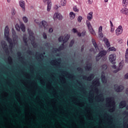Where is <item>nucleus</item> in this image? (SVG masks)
I'll return each instance as SVG.
<instances>
[{
	"label": "nucleus",
	"instance_id": "f257e3e1",
	"mask_svg": "<svg viewBox=\"0 0 128 128\" xmlns=\"http://www.w3.org/2000/svg\"><path fill=\"white\" fill-rule=\"evenodd\" d=\"M10 36V28H8V26H6L4 28V38H6V40H8V42L10 44V46H12L13 44L12 42V40L10 38V37L8 36Z\"/></svg>",
	"mask_w": 128,
	"mask_h": 128
},
{
	"label": "nucleus",
	"instance_id": "f03ea898",
	"mask_svg": "<svg viewBox=\"0 0 128 128\" xmlns=\"http://www.w3.org/2000/svg\"><path fill=\"white\" fill-rule=\"evenodd\" d=\"M70 36L68 34H66L64 39V36H61L58 38L59 42H63L64 43L70 40Z\"/></svg>",
	"mask_w": 128,
	"mask_h": 128
},
{
	"label": "nucleus",
	"instance_id": "7ed1b4c3",
	"mask_svg": "<svg viewBox=\"0 0 128 128\" xmlns=\"http://www.w3.org/2000/svg\"><path fill=\"white\" fill-rule=\"evenodd\" d=\"M53 18L54 20H62V16L60 13L56 12L54 14Z\"/></svg>",
	"mask_w": 128,
	"mask_h": 128
},
{
	"label": "nucleus",
	"instance_id": "20e7f679",
	"mask_svg": "<svg viewBox=\"0 0 128 128\" xmlns=\"http://www.w3.org/2000/svg\"><path fill=\"white\" fill-rule=\"evenodd\" d=\"M116 54H112L109 56V60L112 64H116Z\"/></svg>",
	"mask_w": 128,
	"mask_h": 128
},
{
	"label": "nucleus",
	"instance_id": "39448f33",
	"mask_svg": "<svg viewBox=\"0 0 128 128\" xmlns=\"http://www.w3.org/2000/svg\"><path fill=\"white\" fill-rule=\"evenodd\" d=\"M19 6L22 8V12H26V2L24 0L19 1Z\"/></svg>",
	"mask_w": 128,
	"mask_h": 128
},
{
	"label": "nucleus",
	"instance_id": "423d86ee",
	"mask_svg": "<svg viewBox=\"0 0 128 128\" xmlns=\"http://www.w3.org/2000/svg\"><path fill=\"white\" fill-rule=\"evenodd\" d=\"M98 36L100 38H104V34L102 33V26H100L98 30Z\"/></svg>",
	"mask_w": 128,
	"mask_h": 128
},
{
	"label": "nucleus",
	"instance_id": "0eeeda50",
	"mask_svg": "<svg viewBox=\"0 0 128 128\" xmlns=\"http://www.w3.org/2000/svg\"><path fill=\"white\" fill-rule=\"evenodd\" d=\"M122 32V26H118L117 29L116 30V36H120Z\"/></svg>",
	"mask_w": 128,
	"mask_h": 128
},
{
	"label": "nucleus",
	"instance_id": "6e6552de",
	"mask_svg": "<svg viewBox=\"0 0 128 128\" xmlns=\"http://www.w3.org/2000/svg\"><path fill=\"white\" fill-rule=\"evenodd\" d=\"M40 24L42 26L44 30H48V22L46 20H42L40 22Z\"/></svg>",
	"mask_w": 128,
	"mask_h": 128
},
{
	"label": "nucleus",
	"instance_id": "1a4fd4ad",
	"mask_svg": "<svg viewBox=\"0 0 128 128\" xmlns=\"http://www.w3.org/2000/svg\"><path fill=\"white\" fill-rule=\"evenodd\" d=\"M106 54V52L104 50L101 51L96 56V58H98V60H100V58L102 56H104Z\"/></svg>",
	"mask_w": 128,
	"mask_h": 128
},
{
	"label": "nucleus",
	"instance_id": "9d476101",
	"mask_svg": "<svg viewBox=\"0 0 128 128\" xmlns=\"http://www.w3.org/2000/svg\"><path fill=\"white\" fill-rule=\"evenodd\" d=\"M114 88L116 92H122V90H124V86H118L117 85H115Z\"/></svg>",
	"mask_w": 128,
	"mask_h": 128
},
{
	"label": "nucleus",
	"instance_id": "9b49d317",
	"mask_svg": "<svg viewBox=\"0 0 128 128\" xmlns=\"http://www.w3.org/2000/svg\"><path fill=\"white\" fill-rule=\"evenodd\" d=\"M120 12L122 14H126V16H128V9L127 8H122L120 10Z\"/></svg>",
	"mask_w": 128,
	"mask_h": 128
},
{
	"label": "nucleus",
	"instance_id": "f8f14e48",
	"mask_svg": "<svg viewBox=\"0 0 128 128\" xmlns=\"http://www.w3.org/2000/svg\"><path fill=\"white\" fill-rule=\"evenodd\" d=\"M51 8H52V0H48V7H47L48 12H50Z\"/></svg>",
	"mask_w": 128,
	"mask_h": 128
},
{
	"label": "nucleus",
	"instance_id": "ddd939ff",
	"mask_svg": "<svg viewBox=\"0 0 128 128\" xmlns=\"http://www.w3.org/2000/svg\"><path fill=\"white\" fill-rule=\"evenodd\" d=\"M28 34H30V40H34V33H32V32L28 31Z\"/></svg>",
	"mask_w": 128,
	"mask_h": 128
},
{
	"label": "nucleus",
	"instance_id": "4468645a",
	"mask_svg": "<svg viewBox=\"0 0 128 128\" xmlns=\"http://www.w3.org/2000/svg\"><path fill=\"white\" fill-rule=\"evenodd\" d=\"M104 40L107 48H110V42H108V40L106 38H104Z\"/></svg>",
	"mask_w": 128,
	"mask_h": 128
},
{
	"label": "nucleus",
	"instance_id": "2eb2a0df",
	"mask_svg": "<svg viewBox=\"0 0 128 128\" xmlns=\"http://www.w3.org/2000/svg\"><path fill=\"white\" fill-rule=\"evenodd\" d=\"M93 86H100V79H96L92 82Z\"/></svg>",
	"mask_w": 128,
	"mask_h": 128
},
{
	"label": "nucleus",
	"instance_id": "dca6fc26",
	"mask_svg": "<svg viewBox=\"0 0 128 128\" xmlns=\"http://www.w3.org/2000/svg\"><path fill=\"white\" fill-rule=\"evenodd\" d=\"M70 20H74L76 18V14H74V12H71L70 13Z\"/></svg>",
	"mask_w": 128,
	"mask_h": 128
},
{
	"label": "nucleus",
	"instance_id": "f3484780",
	"mask_svg": "<svg viewBox=\"0 0 128 128\" xmlns=\"http://www.w3.org/2000/svg\"><path fill=\"white\" fill-rule=\"evenodd\" d=\"M87 18L88 20H92V12H90L88 14Z\"/></svg>",
	"mask_w": 128,
	"mask_h": 128
},
{
	"label": "nucleus",
	"instance_id": "a211bd4d",
	"mask_svg": "<svg viewBox=\"0 0 128 128\" xmlns=\"http://www.w3.org/2000/svg\"><path fill=\"white\" fill-rule=\"evenodd\" d=\"M88 30L90 34H92V36H96V32L94 31L93 28L89 29Z\"/></svg>",
	"mask_w": 128,
	"mask_h": 128
},
{
	"label": "nucleus",
	"instance_id": "6ab92c4d",
	"mask_svg": "<svg viewBox=\"0 0 128 128\" xmlns=\"http://www.w3.org/2000/svg\"><path fill=\"white\" fill-rule=\"evenodd\" d=\"M20 28L22 30V32H26V26H24V24H20Z\"/></svg>",
	"mask_w": 128,
	"mask_h": 128
},
{
	"label": "nucleus",
	"instance_id": "aec40b11",
	"mask_svg": "<svg viewBox=\"0 0 128 128\" xmlns=\"http://www.w3.org/2000/svg\"><path fill=\"white\" fill-rule=\"evenodd\" d=\"M92 42L96 50H98V45L96 44V40L94 39H92Z\"/></svg>",
	"mask_w": 128,
	"mask_h": 128
},
{
	"label": "nucleus",
	"instance_id": "412c9836",
	"mask_svg": "<svg viewBox=\"0 0 128 128\" xmlns=\"http://www.w3.org/2000/svg\"><path fill=\"white\" fill-rule=\"evenodd\" d=\"M126 106V102L122 101L120 104V108H124Z\"/></svg>",
	"mask_w": 128,
	"mask_h": 128
},
{
	"label": "nucleus",
	"instance_id": "4be33fe9",
	"mask_svg": "<svg viewBox=\"0 0 128 128\" xmlns=\"http://www.w3.org/2000/svg\"><path fill=\"white\" fill-rule=\"evenodd\" d=\"M86 26L88 30H90V28H92V24H90V22L88 20L86 21Z\"/></svg>",
	"mask_w": 128,
	"mask_h": 128
},
{
	"label": "nucleus",
	"instance_id": "5701e85b",
	"mask_svg": "<svg viewBox=\"0 0 128 128\" xmlns=\"http://www.w3.org/2000/svg\"><path fill=\"white\" fill-rule=\"evenodd\" d=\"M102 80L104 84L106 82V80L104 76V72H102Z\"/></svg>",
	"mask_w": 128,
	"mask_h": 128
},
{
	"label": "nucleus",
	"instance_id": "b1692460",
	"mask_svg": "<svg viewBox=\"0 0 128 128\" xmlns=\"http://www.w3.org/2000/svg\"><path fill=\"white\" fill-rule=\"evenodd\" d=\"M123 6H126L128 4V0H122V2Z\"/></svg>",
	"mask_w": 128,
	"mask_h": 128
},
{
	"label": "nucleus",
	"instance_id": "393cba45",
	"mask_svg": "<svg viewBox=\"0 0 128 128\" xmlns=\"http://www.w3.org/2000/svg\"><path fill=\"white\" fill-rule=\"evenodd\" d=\"M60 4L62 6H64L66 4V0H61Z\"/></svg>",
	"mask_w": 128,
	"mask_h": 128
},
{
	"label": "nucleus",
	"instance_id": "a878e982",
	"mask_svg": "<svg viewBox=\"0 0 128 128\" xmlns=\"http://www.w3.org/2000/svg\"><path fill=\"white\" fill-rule=\"evenodd\" d=\"M15 28L18 32H20V24H16Z\"/></svg>",
	"mask_w": 128,
	"mask_h": 128
},
{
	"label": "nucleus",
	"instance_id": "bb28decb",
	"mask_svg": "<svg viewBox=\"0 0 128 128\" xmlns=\"http://www.w3.org/2000/svg\"><path fill=\"white\" fill-rule=\"evenodd\" d=\"M22 20H23L24 22H25V24H26V22H28V17H26V16H24L22 18Z\"/></svg>",
	"mask_w": 128,
	"mask_h": 128
},
{
	"label": "nucleus",
	"instance_id": "cd10ccee",
	"mask_svg": "<svg viewBox=\"0 0 128 128\" xmlns=\"http://www.w3.org/2000/svg\"><path fill=\"white\" fill-rule=\"evenodd\" d=\"M72 32H73L74 34H77V32H78V29H76V28H73L72 30Z\"/></svg>",
	"mask_w": 128,
	"mask_h": 128
},
{
	"label": "nucleus",
	"instance_id": "c85d7f7f",
	"mask_svg": "<svg viewBox=\"0 0 128 128\" xmlns=\"http://www.w3.org/2000/svg\"><path fill=\"white\" fill-rule=\"evenodd\" d=\"M116 49L114 47H111L109 48L110 52H116Z\"/></svg>",
	"mask_w": 128,
	"mask_h": 128
},
{
	"label": "nucleus",
	"instance_id": "c756f323",
	"mask_svg": "<svg viewBox=\"0 0 128 128\" xmlns=\"http://www.w3.org/2000/svg\"><path fill=\"white\" fill-rule=\"evenodd\" d=\"M82 16H79L78 18V22H82Z\"/></svg>",
	"mask_w": 128,
	"mask_h": 128
},
{
	"label": "nucleus",
	"instance_id": "7c9ffc66",
	"mask_svg": "<svg viewBox=\"0 0 128 128\" xmlns=\"http://www.w3.org/2000/svg\"><path fill=\"white\" fill-rule=\"evenodd\" d=\"M12 34H13V36H16V31L14 30V29L12 28Z\"/></svg>",
	"mask_w": 128,
	"mask_h": 128
},
{
	"label": "nucleus",
	"instance_id": "2f4dec72",
	"mask_svg": "<svg viewBox=\"0 0 128 128\" xmlns=\"http://www.w3.org/2000/svg\"><path fill=\"white\" fill-rule=\"evenodd\" d=\"M86 31H83L81 33L82 36H86Z\"/></svg>",
	"mask_w": 128,
	"mask_h": 128
},
{
	"label": "nucleus",
	"instance_id": "473e14b6",
	"mask_svg": "<svg viewBox=\"0 0 128 128\" xmlns=\"http://www.w3.org/2000/svg\"><path fill=\"white\" fill-rule=\"evenodd\" d=\"M74 43V40H71L70 44V46H72V44Z\"/></svg>",
	"mask_w": 128,
	"mask_h": 128
},
{
	"label": "nucleus",
	"instance_id": "72a5a7b5",
	"mask_svg": "<svg viewBox=\"0 0 128 128\" xmlns=\"http://www.w3.org/2000/svg\"><path fill=\"white\" fill-rule=\"evenodd\" d=\"M93 78H94V75H92L90 77H88V80H92Z\"/></svg>",
	"mask_w": 128,
	"mask_h": 128
},
{
	"label": "nucleus",
	"instance_id": "f704fd0d",
	"mask_svg": "<svg viewBox=\"0 0 128 128\" xmlns=\"http://www.w3.org/2000/svg\"><path fill=\"white\" fill-rule=\"evenodd\" d=\"M73 10H74V12H78V8H76V6H74L73 8Z\"/></svg>",
	"mask_w": 128,
	"mask_h": 128
},
{
	"label": "nucleus",
	"instance_id": "c9c22d12",
	"mask_svg": "<svg viewBox=\"0 0 128 128\" xmlns=\"http://www.w3.org/2000/svg\"><path fill=\"white\" fill-rule=\"evenodd\" d=\"M110 32L112 34L114 32V27H110Z\"/></svg>",
	"mask_w": 128,
	"mask_h": 128
},
{
	"label": "nucleus",
	"instance_id": "e433bc0d",
	"mask_svg": "<svg viewBox=\"0 0 128 128\" xmlns=\"http://www.w3.org/2000/svg\"><path fill=\"white\" fill-rule=\"evenodd\" d=\"M117 42L119 43V44H122V40L120 38V39H118L117 40Z\"/></svg>",
	"mask_w": 128,
	"mask_h": 128
},
{
	"label": "nucleus",
	"instance_id": "4c0bfd02",
	"mask_svg": "<svg viewBox=\"0 0 128 128\" xmlns=\"http://www.w3.org/2000/svg\"><path fill=\"white\" fill-rule=\"evenodd\" d=\"M125 62L128 64V56H125Z\"/></svg>",
	"mask_w": 128,
	"mask_h": 128
},
{
	"label": "nucleus",
	"instance_id": "58836bf2",
	"mask_svg": "<svg viewBox=\"0 0 128 128\" xmlns=\"http://www.w3.org/2000/svg\"><path fill=\"white\" fill-rule=\"evenodd\" d=\"M124 78H125V80H128V73L124 75Z\"/></svg>",
	"mask_w": 128,
	"mask_h": 128
},
{
	"label": "nucleus",
	"instance_id": "ea45409f",
	"mask_svg": "<svg viewBox=\"0 0 128 128\" xmlns=\"http://www.w3.org/2000/svg\"><path fill=\"white\" fill-rule=\"evenodd\" d=\"M108 100H107V102H109V104H112V99L110 98H108Z\"/></svg>",
	"mask_w": 128,
	"mask_h": 128
},
{
	"label": "nucleus",
	"instance_id": "a19ab883",
	"mask_svg": "<svg viewBox=\"0 0 128 128\" xmlns=\"http://www.w3.org/2000/svg\"><path fill=\"white\" fill-rule=\"evenodd\" d=\"M125 56H128V48L126 50V53H125Z\"/></svg>",
	"mask_w": 128,
	"mask_h": 128
},
{
	"label": "nucleus",
	"instance_id": "79ce46f5",
	"mask_svg": "<svg viewBox=\"0 0 128 128\" xmlns=\"http://www.w3.org/2000/svg\"><path fill=\"white\" fill-rule=\"evenodd\" d=\"M54 32V30L52 29V28H50L49 32Z\"/></svg>",
	"mask_w": 128,
	"mask_h": 128
},
{
	"label": "nucleus",
	"instance_id": "37998d69",
	"mask_svg": "<svg viewBox=\"0 0 128 128\" xmlns=\"http://www.w3.org/2000/svg\"><path fill=\"white\" fill-rule=\"evenodd\" d=\"M77 35L78 36H82V33L80 32H77Z\"/></svg>",
	"mask_w": 128,
	"mask_h": 128
},
{
	"label": "nucleus",
	"instance_id": "c03bdc74",
	"mask_svg": "<svg viewBox=\"0 0 128 128\" xmlns=\"http://www.w3.org/2000/svg\"><path fill=\"white\" fill-rule=\"evenodd\" d=\"M43 37L44 38H46V33L43 34Z\"/></svg>",
	"mask_w": 128,
	"mask_h": 128
},
{
	"label": "nucleus",
	"instance_id": "a18cd8bd",
	"mask_svg": "<svg viewBox=\"0 0 128 128\" xmlns=\"http://www.w3.org/2000/svg\"><path fill=\"white\" fill-rule=\"evenodd\" d=\"M88 2L89 4H92V0H88Z\"/></svg>",
	"mask_w": 128,
	"mask_h": 128
},
{
	"label": "nucleus",
	"instance_id": "49530a36",
	"mask_svg": "<svg viewBox=\"0 0 128 128\" xmlns=\"http://www.w3.org/2000/svg\"><path fill=\"white\" fill-rule=\"evenodd\" d=\"M110 28H114V24H112V21H110Z\"/></svg>",
	"mask_w": 128,
	"mask_h": 128
},
{
	"label": "nucleus",
	"instance_id": "de8ad7c7",
	"mask_svg": "<svg viewBox=\"0 0 128 128\" xmlns=\"http://www.w3.org/2000/svg\"><path fill=\"white\" fill-rule=\"evenodd\" d=\"M103 67L104 68V70L108 68V66L106 65H104Z\"/></svg>",
	"mask_w": 128,
	"mask_h": 128
},
{
	"label": "nucleus",
	"instance_id": "09e8293b",
	"mask_svg": "<svg viewBox=\"0 0 128 128\" xmlns=\"http://www.w3.org/2000/svg\"><path fill=\"white\" fill-rule=\"evenodd\" d=\"M112 68H114V70H116V65H114L113 66H112Z\"/></svg>",
	"mask_w": 128,
	"mask_h": 128
},
{
	"label": "nucleus",
	"instance_id": "8fccbe9b",
	"mask_svg": "<svg viewBox=\"0 0 128 128\" xmlns=\"http://www.w3.org/2000/svg\"><path fill=\"white\" fill-rule=\"evenodd\" d=\"M2 46H3V48H4V46H6V44H2Z\"/></svg>",
	"mask_w": 128,
	"mask_h": 128
},
{
	"label": "nucleus",
	"instance_id": "3c124183",
	"mask_svg": "<svg viewBox=\"0 0 128 128\" xmlns=\"http://www.w3.org/2000/svg\"><path fill=\"white\" fill-rule=\"evenodd\" d=\"M12 14V16L16 14V11H13V12Z\"/></svg>",
	"mask_w": 128,
	"mask_h": 128
},
{
	"label": "nucleus",
	"instance_id": "603ef678",
	"mask_svg": "<svg viewBox=\"0 0 128 128\" xmlns=\"http://www.w3.org/2000/svg\"><path fill=\"white\" fill-rule=\"evenodd\" d=\"M7 0V2H8V4H10V2H12V0Z\"/></svg>",
	"mask_w": 128,
	"mask_h": 128
},
{
	"label": "nucleus",
	"instance_id": "864d4df0",
	"mask_svg": "<svg viewBox=\"0 0 128 128\" xmlns=\"http://www.w3.org/2000/svg\"><path fill=\"white\" fill-rule=\"evenodd\" d=\"M118 72V70H114V74H116V73Z\"/></svg>",
	"mask_w": 128,
	"mask_h": 128
},
{
	"label": "nucleus",
	"instance_id": "5fc2aeb1",
	"mask_svg": "<svg viewBox=\"0 0 128 128\" xmlns=\"http://www.w3.org/2000/svg\"><path fill=\"white\" fill-rule=\"evenodd\" d=\"M126 94H128V88L126 90Z\"/></svg>",
	"mask_w": 128,
	"mask_h": 128
},
{
	"label": "nucleus",
	"instance_id": "6e6d98bb",
	"mask_svg": "<svg viewBox=\"0 0 128 128\" xmlns=\"http://www.w3.org/2000/svg\"><path fill=\"white\" fill-rule=\"evenodd\" d=\"M34 22H36V24H38V20H35Z\"/></svg>",
	"mask_w": 128,
	"mask_h": 128
},
{
	"label": "nucleus",
	"instance_id": "4d7b16f0",
	"mask_svg": "<svg viewBox=\"0 0 128 128\" xmlns=\"http://www.w3.org/2000/svg\"><path fill=\"white\" fill-rule=\"evenodd\" d=\"M105 2H108V0H104Z\"/></svg>",
	"mask_w": 128,
	"mask_h": 128
},
{
	"label": "nucleus",
	"instance_id": "13d9d810",
	"mask_svg": "<svg viewBox=\"0 0 128 128\" xmlns=\"http://www.w3.org/2000/svg\"><path fill=\"white\" fill-rule=\"evenodd\" d=\"M86 70H90V68H86Z\"/></svg>",
	"mask_w": 128,
	"mask_h": 128
},
{
	"label": "nucleus",
	"instance_id": "bf43d9fd",
	"mask_svg": "<svg viewBox=\"0 0 128 128\" xmlns=\"http://www.w3.org/2000/svg\"><path fill=\"white\" fill-rule=\"evenodd\" d=\"M96 60H100V59H98V58H97L96 57Z\"/></svg>",
	"mask_w": 128,
	"mask_h": 128
},
{
	"label": "nucleus",
	"instance_id": "052dcab7",
	"mask_svg": "<svg viewBox=\"0 0 128 128\" xmlns=\"http://www.w3.org/2000/svg\"><path fill=\"white\" fill-rule=\"evenodd\" d=\"M24 40L26 42V39H24Z\"/></svg>",
	"mask_w": 128,
	"mask_h": 128
},
{
	"label": "nucleus",
	"instance_id": "680f3d73",
	"mask_svg": "<svg viewBox=\"0 0 128 128\" xmlns=\"http://www.w3.org/2000/svg\"><path fill=\"white\" fill-rule=\"evenodd\" d=\"M60 50H62V47H60Z\"/></svg>",
	"mask_w": 128,
	"mask_h": 128
},
{
	"label": "nucleus",
	"instance_id": "e2e57ef3",
	"mask_svg": "<svg viewBox=\"0 0 128 128\" xmlns=\"http://www.w3.org/2000/svg\"><path fill=\"white\" fill-rule=\"evenodd\" d=\"M126 110H128V106L126 107Z\"/></svg>",
	"mask_w": 128,
	"mask_h": 128
},
{
	"label": "nucleus",
	"instance_id": "0e129e2a",
	"mask_svg": "<svg viewBox=\"0 0 128 128\" xmlns=\"http://www.w3.org/2000/svg\"><path fill=\"white\" fill-rule=\"evenodd\" d=\"M32 45H34V44H32Z\"/></svg>",
	"mask_w": 128,
	"mask_h": 128
},
{
	"label": "nucleus",
	"instance_id": "69168bd1",
	"mask_svg": "<svg viewBox=\"0 0 128 128\" xmlns=\"http://www.w3.org/2000/svg\"><path fill=\"white\" fill-rule=\"evenodd\" d=\"M82 48H83V47H82V50H83Z\"/></svg>",
	"mask_w": 128,
	"mask_h": 128
}]
</instances>
